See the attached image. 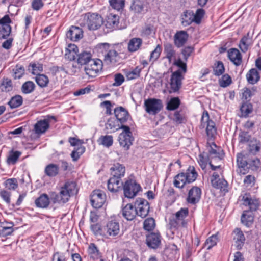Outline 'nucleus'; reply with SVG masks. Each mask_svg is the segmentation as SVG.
Masks as SVG:
<instances>
[{
  "instance_id": "nucleus-6",
  "label": "nucleus",
  "mask_w": 261,
  "mask_h": 261,
  "mask_svg": "<svg viewBox=\"0 0 261 261\" xmlns=\"http://www.w3.org/2000/svg\"><path fill=\"white\" fill-rule=\"evenodd\" d=\"M145 111L150 115H156L163 108L162 101L155 98H148L144 101Z\"/></svg>"
},
{
  "instance_id": "nucleus-8",
  "label": "nucleus",
  "mask_w": 261,
  "mask_h": 261,
  "mask_svg": "<svg viewBox=\"0 0 261 261\" xmlns=\"http://www.w3.org/2000/svg\"><path fill=\"white\" fill-rule=\"evenodd\" d=\"M123 189L125 197L133 198L140 190L141 187L136 183L135 180L129 179L125 182Z\"/></svg>"
},
{
  "instance_id": "nucleus-50",
  "label": "nucleus",
  "mask_w": 261,
  "mask_h": 261,
  "mask_svg": "<svg viewBox=\"0 0 261 261\" xmlns=\"http://www.w3.org/2000/svg\"><path fill=\"white\" fill-rule=\"evenodd\" d=\"M180 105V100L178 97H174L168 103L167 109L169 110H174L177 109Z\"/></svg>"
},
{
  "instance_id": "nucleus-43",
  "label": "nucleus",
  "mask_w": 261,
  "mask_h": 261,
  "mask_svg": "<svg viewBox=\"0 0 261 261\" xmlns=\"http://www.w3.org/2000/svg\"><path fill=\"white\" fill-rule=\"evenodd\" d=\"M164 51L166 55V58L171 62L172 58L174 56L175 51L173 49V46L170 43H167L164 45Z\"/></svg>"
},
{
  "instance_id": "nucleus-51",
  "label": "nucleus",
  "mask_w": 261,
  "mask_h": 261,
  "mask_svg": "<svg viewBox=\"0 0 261 261\" xmlns=\"http://www.w3.org/2000/svg\"><path fill=\"white\" fill-rule=\"evenodd\" d=\"M13 226L14 224L13 223H9L7 226H3L2 229L0 230V235L6 236L11 234L13 231Z\"/></svg>"
},
{
  "instance_id": "nucleus-32",
  "label": "nucleus",
  "mask_w": 261,
  "mask_h": 261,
  "mask_svg": "<svg viewBox=\"0 0 261 261\" xmlns=\"http://www.w3.org/2000/svg\"><path fill=\"white\" fill-rule=\"evenodd\" d=\"M194 22L193 18V12L190 11H187L181 15V23L182 25L186 27L192 22Z\"/></svg>"
},
{
  "instance_id": "nucleus-56",
  "label": "nucleus",
  "mask_w": 261,
  "mask_h": 261,
  "mask_svg": "<svg viewBox=\"0 0 261 261\" xmlns=\"http://www.w3.org/2000/svg\"><path fill=\"white\" fill-rule=\"evenodd\" d=\"M140 72V69L138 68H136L135 69L126 72V76L127 80L136 79L137 77L139 76Z\"/></svg>"
},
{
  "instance_id": "nucleus-37",
  "label": "nucleus",
  "mask_w": 261,
  "mask_h": 261,
  "mask_svg": "<svg viewBox=\"0 0 261 261\" xmlns=\"http://www.w3.org/2000/svg\"><path fill=\"white\" fill-rule=\"evenodd\" d=\"M246 78L248 82H258L260 79L259 72L257 69L252 68L247 73Z\"/></svg>"
},
{
  "instance_id": "nucleus-22",
  "label": "nucleus",
  "mask_w": 261,
  "mask_h": 261,
  "mask_svg": "<svg viewBox=\"0 0 261 261\" xmlns=\"http://www.w3.org/2000/svg\"><path fill=\"white\" fill-rule=\"evenodd\" d=\"M119 22V17L117 15L110 14L105 21V25L109 29H116Z\"/></svg>"
},
{
  "instance_id": "nucleus-5",
  "label": "nucleus",
  "mask_w": 261,
  "mask_h": 261,
  "mask_svg": "<svg viewBox=\"0 0 261 261\" xmlns=\"http://www.w3.org/2000/svg\"><path fill=\"white\" fill-rule=\"evenodd\" d=\"M120 128L123 129V132L119 136V144L125 150H128L132 145L133 141L132 132L130 130V128L127 126L122 125Z\"/></svg>"
},
{
  "instance_id": "nucleus-4",
  "label": "nucleus",
  "mask_w": 261,
  "mask_h": 261,
  "mask_svg": "<svg viewBox=\"0 0 261 261\" xmlns=\"http://www.w3.org/2000/svg\"><path fill=\"white\" fill-rule=\"evenodd\" d=\"M200 129L205 128L207 136L210 139L215 137L217 133V129L215 122L210 119V116L207 111L203 113L201 119V124L199 126Z\"/></svg>"
},
{
  "instance_id": "nucleus-15",
  "label": "nucleus",
  "mask_w": 261,
  "mask_h": 261,
  "mask_svg": "<svg viewBox=\"0 0 261 261\" xmlns=\"http://www.w3.org/2000/svg\"><path fill=\"white\" fill-rule=\"evenodd\" d=\"M105 231L110 237H115L120 233V225L115 221L109 222L104 228Z\"/></svg>"
},
{
  "instance_id": "nucleus-2",
  "label": "nucleus",
  "mask_w": 261,
  "mask_h": 261,
  "mask_svg": "<svg viewBox=\"0 0 261 261\" xmlns=\"http://www.w3.org/2000/svg\"><path fill=\"white\" fill-rule=\"evenodd\" d=\"M77 192L76 183L73 181H67L61 187L59 194L55 192L50 194L51 199L54 203H65L68 201L71 196L76 194Z\"/></svg>"
},
{
  "instance_id": "nucleus-18",
  "label": "nucleus",
  "mask_w": 261,
  "mask_h": 261,
  "mask_svg": "<svg viewBox=\"0 0 261 261\" xmlns=\"http://www.w3.org/2000/svg\"><path fill=\"white\" fill-rule=\"evenodd\" d=\"M54 116L48 117V119H44L38 121L34 125V130L37 134L45 133L49 127V119H54Z\"/></svg>"
},
{
  "instance_id": "nucleus-52",
  "label": "nucleus",
  "mask_w": 261,
  "mask_h": 261,
  "mask_svg": "<svg viewBox=\"0 0 261 261\" xmlns=\"http://www.w3.org/2000/svg\"><path fill=\"white\" fill-rule=\"evenodd\" d=\"M204 14L205 11L203 9H198L195 14L193 13L194 22L197 24L200 23Z\"/></svg>"
},
{
  "instance_id": "nucleus-23",
  "label": "nucleus",
  "mask_w": 261,
  "mask_h": 261,
  "mask_svg": "<svg viewBox=\"0 0 261 261\" xmlns=\"http://www.w3.org/2000/svg\"><path fill=\"white\" fill-rule=\"evenodd\" d=\"M122 213L123 216L127 220H133L137 215L135 207L130 204H127L122 209Z\"/></svg>"
},
{
  "instance_id": "nucleus-10",
  "label": "nucleus",
  "mask_w": 261,
  "mask_h": 261,
  "mask_svg": "<svg viewBox=\"0 0 261 261\" xmlns=\"http://www.w3.org/2000/svg\"><path fill=\"white\" fill-rule=\"evenodd\" d=\"M106 201V195L100 190H94L91 195L90 202L92 206L95 208H100Z\"/></svg>"
},
{
  "instance_id": "nucleus-44",
  "label": "nucleus",
  "mask_w": 261,
  "mask_h": 261,
  "mask_svg": "<svg viewBox=\"0 0 261 261\" xmlns=\"http://www.w3.org/2000/svg\"><path fill=\"white\" fill-rule=\"evenodd\" d=\"M211 184L214 188L221 190H225L227 186V181L223 179H218L217 181H215V179L211 180Z\"/></svg>"
},
{
  "instance_id": "nucleus-3",
  "label": "nucleus",
  "mask_w": 261,
  "mask_h": 261,
  "mask_svg": "<svg viewBox=\"0 0 261 261\" xmlns=\"http://www.w3.org/2000/svg\"><path fill=\"white\" fill-rule=\"evenodd\" d=\"M197 177V173L193 167H190L186 172L180 173L174 177V185L178 188H182L186 184L194 181Z\"/></svg>"
},
{
  "instance_id": "nucleus-62",
  "label": "nucleus",
  "mask_w": 261,
  "mask_h": 261,
  "mask_svg": "<svg viewBox=\"0 0 261 261\" xmlns=\"http://www.w3.org/2000/svg\"><path fill=\"white\" fill-rule=\"evenodd\" d=\"M44 6L42 0H33L31 3V6L34 10L38 11Z\"/></svg>"
},
{
  "instance_id": "nucleus-11",
  "label": "nucleus",
  "mask_w": 261,
  "mask_h": 261,
  "mask_svg": "<svg viewBox=\"0 0 261 261\" xmlns=\"http://www.w3.org/2000/svg\"><path fill=\"white\" fill-rule=\"evenodd\" d=\"M87 23L90 30H96L102 24V19L99 15L93 13L88 15Z\"/></svg>"
},
{
  "instance_id": "nucleus-61",
  "label": "nucleus",
  "mask_w": 261,
  "mask_h": 261,
  "mask_svg": "<svg viewBox=\"0 0 261 261\" xmlns=\"http://www.w3.org/2000/svg\"><path fill=\"white\" fill-rule=\"evenodd\" d=\"M52 261H66L65 253L60 252L55 253L53 256Z\"/></svg>"
},
{
  "instance_id": "nucleus-53",
  "label": "nucleus",
  "mask_w": 261,
  "mask_h": 261,
  "mask_svg": "<svg viewBox=\"0 0 261 261\" xmlns=\"http://www.w3.org/2000/svg\"><path fill=\"white\" fill-rule=\"evenodd\" d=\"M224 67L223 64L221 61H218L215 63L214 68V72L215 75L219 76L224 72Z\"/></svg>"
},
{
  "instance_id": "nucleus-34",
  "label": "nucleus",
  "mask_w": 261,
  "mask_h": 261,
  "mask_svg": "<svg viewBox=\"0 0 261 261\" xmlns=\"http://www.w3.org/2000/svg\"><path fill=\"white\" fill-rule=\"evenodd\" d=\"M21 154V152L20 151L13 150L10 151L7 159V164L9 165L15 164Z\"/></svg>"
},
{
  "instance_id": "nucleus-9",
  "label": "nucleus",
  "mask_w": 261,
  "mask_h": 261,
  "mask_svg": "<svg viewBox=\"0 0 261 261\" xmlns=\"http://www.w3.org/2000/svg\"><path fill=\"white\" fill-rule=\"evenodd\" d=\"M135 207L138 216L145 218L148 215L150 206L146 200L142 198L137 199L135 203Z\"/></svg>"
},
{
  "instance_id": "nucleus-48",
  "label": "nucleus",
  "mask_w": 261,
  "mask_h": 261,
  "mask_svg": "<svg viewBox=\"0 0 261 261\" xmlns=\"http://www.w3.org/2000/svg\"><path fill=\"white\" fill-rule=\"evenodd\" d=\"M240 111L243 116H247L252 111V105L247 102L243 103L240 108Z\"/></svg>"
},
{
  "instance_id": "nucleus-16",
  "label": "nucleus",
  "mask_w": 261,
  "mask_h": 261,
  "mask_svg": "<svg viewBox=\"0 0 261 261\" xmlns=\"http://www.w3.org/2000/svg\"><path fill=\"white\" fill-rule=\"evenodd\" d=\"M66 37L71 41H77L83 37V31L78 27L72 26L67 32Z\"/></svg>"
},
{
  "instance_id": "nucleus-17",
  "label": "nucleus",
  "mask_w": 261,
  "mask_h": 261,
  "mask_svg": "<svg viewBox=\"0 0 261 261\" xmlns=\"http://www.w3.org/2000/svg\"><path fill=\"white\" fill-rule=\"evenodd\" d=\"M189 35L185 31H177L174 36L175 45L178 48L182 46L187 42Z\"/></svg>"
},
{
  "instance_id": "nucleus-58",
  "label": "nucleus",
  "mask_w": 261,
  "mask_h": 261,
  "mask_svg": "<svg viewBox=\"0 0 261 261\" xmlns=\"http://www.w3.org/2000/svg\"><path fill=\"white\" fill-rule=\"evenodd\" d=\"M98 51L103 54V56L110 50V45L107 43L98 44L97 45Z\"/></svg>"
},
{
  "instance_id": "nucleus-1",
  "label": "nucleus",
  "mask_w": 261,
  "mask_h": 261,
  "mask_svg": "<svg viewBox=\"0 0 261 261\" xmlns=\"http://www.w3.org/2000/svg\"><path fill=\"white\" fill-rule=\"evenodd\" d=\"M110 171L112 176L108 180V189L111 192H117L122 189L121 178L125 175V168L122 164L116 163L111 167Z\"/></svg>"
},
{
  "instance_id": "nucleus-49",
  "label": "nucleus",
  "mask_w": 261,
  "mask_h": 261,
  "mask_svg": "<svg viewBox=\"0 0 261 261\" xmlns=\"http://www.w3.org/2000/svg\"><path fill=\"white\" fill-rule=\"evenodd\" d=\"M155 221L152 218L146 219L143 224L144 229L148 231L153 230L155 227Z\"/></svg>"
},
{
  "instance_id": "nucleus-30",
  "label": "nucleus",
  "mask_w": 261,
  "mask_h": 261,
  "mask_svg": "<svg viewBox=\"0 0 261 261\" xmlns=\"http://www.w3.org/2000/svg\"><path fill=\"white\" fill-rule=\"evenodd\" d=\"M132 9L137 13L147 10L146 2L145 0H135L131 6Z\"/></svg>"
},
{
  "instance_id": "nucleus-20",
  "label": "nucleus",
  "mask_w": 261,
  "mask_h": 261,
  "mask_svg": "<svg viewBox=\"0 0 261 261\" xmlns=\"http://www.w3.org/2000/svg\"><path fill=\"white\" fill-rule=\"evenodd\" d=\"M228 57L229 60L236 66L241 65L242 60V56L238 49L236 48H231L228 50Z\"/></svg>"
},
{
  "instance_id": "nucleus-7",
  "label": "nucleus",
  "mask_w": 261,
  "mask_h": 261,
  "mask_svg": "<svg viewBox=\"0 0 261 261\" xmlns=\"http://www.w3.org/2000/svg\"><path fill=\"white\" fill-rule=\"evenodd\" d=\"M102 62L98 59L90 60L89 62L85 67V70L87 75L89 77H96L102 70Z\"/></svg>"
},
{
  "instance_id": "nucleus-57",
  "label": "nucleus",
  "mask_w": 261,
  "mask_h": 261,
  "mask_svg": "<svg viewBox=\"0 0 261 261\" xmlns=\"http://www.w3.org/2000/svg\"><path fill=\"white\" fill-rule=\"evenodd\" d=\"M5 184L9 190H15L18 187V182L16 178H10L7 179Z\"/></svg>"
},
{
  "instance_id": "nucleus-13",
  "label": "nucleus",
  "mask_w": 261,
  "mask_h": 261,
  "mask_svg": "<svg viewBox=\"0 0 261 261\" xmlns=\"http://www.w3.org/2000/svg\"><path fill=\"white\" fill-rule=\"evenodd\" d=\"M146 242L149 248L155 249L161 245V236L158 233H151L147 236Z\"/></svg>"
},
{
  "instance_id": "nucleus-29",
  "label": "nucleus",
  "mask_w": 261,
  "mask_h": 261,
  "mask_svg": "<svg viewBox=\"0 0 261 261\" xmlns=\"http://www.w3.org/2000/svg\"><path fill=\"white\" fill-rule=\"evenodd\" d=\"M142 43V40L139 38L131 39L128 43V49L130 52H134L138 50Z\"/></svg>"
},
{
  "instance_id": "nucleus-28",
  "label": "nucleus",
  "mask_w": 261,
  "mask_h": 261,
  "mask_svg": "<svg viewBox=\"0 0 261 261\" xmlns=\"http://www.w3.org/2000/svg\"><path fill=\"white\" fill-rule=\"evenodd\" d=\"M44 172L48 176L55 177L59 174V166L57 164H49L46 166Z\"/></svg>"
},
{
  "instance_id": "nucleus-36",
  "label": "nucleus",
  "mask_w": 261,
  "mask_h": 261,
  "mask_svg": "<svg viewBox=\"0 0 261 261\" xmlns=\"http://www.w3.org/2000/svg\"><path fill=\"white\" fill-rule=\"evenodd\" d=\"M91 59V54L88 52H83L81 53L79 55V57L77 59L78 63L81 65H86L88 64L90 60H92Z\"/></svg>"
},
{
  "instance_id": "nucleus-24",
  "label": "nucleus",
  "mask_w": 261,
  "mask_h": 261,
  "mask_svg": "<svg viewBox=\"0 0 261 261\" xmlns=\"http://www.w3.org/2000/svg\"><path fill=\"white\" fill-rule=\"evenodd\" d=\"M237 157V162L239 168L237 171L240 174H245V172L243 171V170H244V168L248 164L247 161V158L246 155L243 154L242 153H238Z\"/></svg>"
},
{
  "instance_id": "nucleus-33",
  "label": "nucleus",
  "mask_w": 261,
  "mask_h": 261,
  "mask_svg": "<svg viewBox=\"0 0 261 261\" xmlns=\"http://www.w3.org/2000/svg\"><path fill=\"white\" fill-rule=\"evenodd\" d=\"M189 214V210L188 208H181L179 211L177 212L174 215L179 220L181 223H184L186 226L187 222L185 220V218L188 216Z\"/></svg>"
},
{
  "instance_id": "nucleus-14",
  "label": "nucleus",
  "mask_w": 261,
  "mask_h": 261,
  "mask_svg": "<svg viewBox=\"0 0 261 261\" xmlns=\"http://www.w3.org/2000/svg\"><path fill=\"white\" fill-rule=\"evenodd\" d=\"M217 146L214 143L210 146L208 150V158L210 160L220 161L224 156V153L222 150L220 148L217 149Z\"/></svg>"
},
{
  "instance_id": "nucleus-26",
  "label": "nucleus",
  "mask_w": 261,
  "mask_h": 261,
  "mask_svg": "<svg viewBox=\"0 0 261 261\" xmlns=\"http://www.w3.org/2000/svg\"><path fill=\"white\" fill-rule=\"evenodd\" d=\"M242 200L244 201L243 204L248 205L251 211H255L257 209L259 205V202L257 200L252 199L247 194L243 196Z\"/></svg>"
},
{
  "instance_id": "nucleus-45",
  "label": "nucleus",
  "mask_w": 261,
  "mask_h": 261,
  "mask_svg": "<svg viewBox=\"0 0 261 261\" xmlns=\"http://www.w3.org/2000/svg\"><path fill=\"white\" fill-rule=\"evenodd\" d=\"M29 70L33 74H39V72L43 71V65L39 63H30L29 66Z\"/></svg>"
},
{
  "instance_id": "nucleus-54",
  "label": "nucleus",
  "mask_w": 261,
  "mask_h": 261,
  "mask_svg": "<svg viewBox=\"0 0 261 261\" xmlns=\"http://www.w3.org/2000/svg\"><path fill=\"white\" fill-rule=\"evenodd\" d=\"M112 7L117 10H120L124 6V0H109Z\"/></svg>"
},
{
  "instance_id": "nucleus-31",
  "label": "nucleus",
  "mask_w": 261,
  "mask_h": 261,
  "mask_svg": "<svg viewBox=\"0 0 261 261\" xmlns=\"http://www.w3.org/2000/svg\"><path fill=\"white\" fill-rule=\"evenodd\" d=\"M252 43V38L249 36V33H248L246 36H244L241 39L239 47L243 52H246Z\"/></svg>"
},
{
  "instance_id": "nucleus-41",
  "label": "nucleus",
  "mask_w": 261,
  "mask_h": 261,
  "mask_svg": "<svg viewBox=\"0 0 261 261\" xmlns=\"http://www.w3.org/2000/svg\"><path fill=\"white\" fill-rule=\"evenodd\" d=\"M169 226L171 229L177 230L180 227H186V226L184 225V223H181L179 222L177 218L174 215L172 216L169 221Z\"/></svg>"
},
{
  "instance_id": "nucleus-46",
  "label": "nucleus",
  "mask_w": 261,
  "mask_h": 261,
  "mask_svg": "<svg viewBox=\"0 0 261 261\" xmlns=\"http://www.w3.org/2000/svg\"><path fill=\"white\" fill-rule=\"evenodd\" d=\"M35 87L34 83H23L21 86V91L23 94H29L34 91Z\"/></svg>"
},
{
  "instance_id": "nucleus-39",
  "label": "nucleus",
  "mask_w": 261,
  "mask_h": 261,
  "mask_svg": "<svg viewBox=\"0 0 261 261\" xmlns=\"http://www.w3.org/2000/svg\"><path fill=\"white\" fill-rule=\"evenodd\" d=\"M88 251L90 258L93 259L99 258L100 254L99 251L94 244L91 243L89 245Z\"/></svg>"
},
{
  "instance_id": "nucleus-35",
  "label": "nucleus",
  "mask_w": 261,
  "mask_h": 261,
  "mask_svg": "<svg viewBox=\"0 0 261 261\" xmlns=\"http://www.w3.org/2000/svg\"><path fill=\"white\" fill-rule=\"evenodd\" d=\"M253 219L252 214L247 211L244 212L241 217L242 223L248 227L252 224Z\"/></svg>"
},
{
  "instance_id": "nucleus-47",
  "label": "nucleus",
  "mask_w": 261,
  "mask_h": 261,
  "mask_svg": "<svg viewBox=\"0 0 261 261\" xmlns=\"http://www.w3.org/2000/svg\"><path fill=\"white\" fill-rule=\"evenodd\" d=\"M11 32V27L10 25H3L0 26V39H6Z\"/></svg>"
},
{
  "instance_id": "nucleus-27",
  "label": "nucleus",
  "mask_w": 261,
  "mask_h": 261,
  "mask_svg": "<svg viewBox=\"0 0 261 261\" xmlns=\"http://www.w3.org/2000/svg\"><path fill=\"white\" fill-rule=\"evenodd\" d=\"M49 203V199L46 194H42L35 200V204L38 207L46 208Z\"/></svg>"
},
{
  "instance_id": "nucleus-19",
  "label": "nucleus",
  "mask_w": 261,
  "mask_h": 261,
  "mask_svg": "<svg viewBox=\"0 0 261 261\" xmlns=\"http://www.w3.org/2000/svg\"><path fill=\"white\" fill-rule=\"evenodd\" d=\"M120 59L119 54L112 48L104 55V61L107 64H115L119 62Z\"/></svg>"
},
{
  "instance_id": "nucleus-12",
  "label": "nucleus",
  "mask_w": 261,
  "mask_h": 261,
  "mask_svg": "<svg viewBox=\"0 0 261 261\" xmlns=\"http://www.w3.org/2000/svg\"><path fill=\"white\" fill-rule=\"evenodd\" d=\"M201 195V190L198 187H193L189 191L187 201L190 204H194L199 202Z\"/></svg>"
},
{
  "instance_id": "nucleus-42",
  "label": "nucleus",
  "mask_w": 261,
  "mask_h": 261,
  "mask_svg": "<svg viewBox=\"0 0 261 261\" xmlns=\"http://www.w3.org/2000/svg\"><path fill=\"white\" fill-rule=\"evenodd\" d=\"M98 142L100 144H102L107 147H109L113 144V137L111 135L101 136L99 138Z\"/></svg>"
},
{
  "instance_id": "nucleus-60",
  "label": "nucleus",
  "mask_w": 261,
  "mask_h": 261,
  "mask_svg": "<svg viewBox=\"0 0 261 261\" xmlns=\"http://www.w3.org/2000/svg\"><path fill=\"white\" fill-rule=\"evenodd\" d=\"M173 120L177 124L185 123L186 118L184 115L180 114L179 112H176L174 115Z\"/></svg>"
},
{
  "instance_id": "nucleus-63",
  "label": "nucleus",
  "mask_w": 261,
  "mask_h": 261,
  "mask_svg": "<svg viewBox=\"0 0 261 261\" xmlns=\"http://www.w3.org/2000/svg\"><path fill=\"white\" fill-rule=\"evenodd\" d=\"M0 196L8 204L10 203L11 193L7 190H2L0 191Z\"/></svg>"
},
{
  "instance_id": "nucleus-25",
  "label": "nucleus",
  "mask_w": 261,
  "mask_h": 261,
  "mask_svg": "<svg viewBox=\"0 0 261 261\" xmlns=\"http://www.w3.org/2000/svg\"><path fill=\"white\" fill-rule=\"evenodd\" d=\"M233 239L237 244V247L240 249L244 243L245 238L243 232L239 228H236L233 231Z\"/></svg>"
},
{
  "instance_id": "nucleus-38",
  "label": "nucleus",
  "mask_w": 261,
  "mask_h": 261,
  "mask_svg": "<svg viewBox=\"0 0 261 261\" xmlns=\"http://www.w3.org/2000/svg\"><path fill=\"white\" fill-rule=\"evenodd\" d=\"M181 83H166L165 91L169 93L176 92L180 89Z\"/></svg>"
},
{
  "instance_id": "nucleus-59",
  "label": "nucleus",
  "mask_w": 261,
  "mask_h": 261,
  "mask_svg": "<svg viewBox=\"0 0 261 261\" xmlns=\"http://www.w3.org/2000/svg\"><path fill=\"white\" fill-rule=\"evenodd\" d=\"M161 51V46L158 44L155 48L151 52L150 56V60L152 61L156 60L160 57Z\"/></svg>"
},
{
  "instance_id": "nucleus-21",
  "label": "nucleus",
  "mask_w": 261,
  "mask_h": 261,
  "mask_svg": "<svg viewBox=\"0 0 261 261\" xmlns=\"http://www.w3.org/2000/svg\"><path fill=\"white\" fill-rule=\"evenodd\" d=\"M114 114L117 119L121 123L125 122L129 117L128 112L122 107L115 108Z\"/></svg>"
},
{
  "instance_id": "nucleus-40",
  "label": "nucleus",
  "mask_w": 261,
  "mask_h": 261,
  "mask_svg": "<svg viewBox=\"0 0 261 261\" xmlns=\"http://www.w3.org/2000/svg\"><path fill=\"white\" fill-rule=\"evenodd\" d=\"M22 101V97L19 95H17L11 98L8 104L11 108H16L20 106Z\"/></svg>"
},
{
  "instance_id": "nucleus-55",
  "label": "nucleus",
  "mask_w": 261,
  "mask_h": 261,
  "mask_svg": "<svg viewBox=\"0 0 261 261\" xmlns=\"http://www.w3.org/2000/svg\"><path fill=\"white\" fill-rule=\"evenodd\" d=\"M217 235H212L209 237L206 241L205 245L207 246L208 250L211 249L213 246L216 245L217 242Z\"/></svg>"
},
{
  "instance_id": "nucleus-64",
  "label": "nucleus",
  "mask_w": 261,
  "mask_h": 261,
  "mask_svg": "<svg viewBox=\"0 0 261 261\" xmlns=\"http://www.w3.org/2000/svg\"><path fill=\"white\" fill-rule=\"evenodd\" d=\"M183 80V76L180 70H177L172 73L170 82H181Z\"/></svg>"
}]
</instances>
